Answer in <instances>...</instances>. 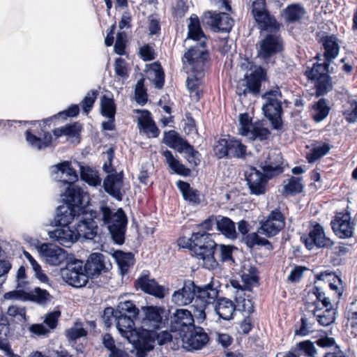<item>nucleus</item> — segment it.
<instances>
[{"instance_id": "nucleus-1", "label": "nucleus", "mask_w": 357, "mask_h": 357, "mask_svg": "<svg viewBox=\"0 0 357 357\" xmlns=\"http://www.w3.org/2000/svg\"><path fill=\"white\" fill-rule=\"evenodd\" d=\"M63 204L56 209L54 222L51 223H72L75 219L78 223H128V218L122 208L114 212L107 206H101L100 211L89 208V198L82 188H67L63 193Z\"/></svg>"}, {"instance_id": "nucleus-2", "label": "nucleus", "mask_w": 357, "mask_h": 357, "mask_svg": "<svg viewBox=\"0 0 357 357\" xmlns=\"http://www.w3.org/2000/svg\"><path fill=\"white\" fill-rule=\"evenodd\" d=\"M319 43L324 49V61L316 62L312 66H307L304 75L314 84V95L317 98L324 96L333 90V78L329 68L332 61L339 54L340 47L335 35L322 36Z\"/></svg>"}, {"instance_id": "nucleus-3", "label": "nucleus", "mask_w": 357, "mask_h": 357, "mask_svg": "<svg viewBox=\"0 0 357 357\" xmlns=\"http://www.w3.org/2000/svg\"><path fill=\"white\" fill-rule=\"evenodd\" d=\"M79 113V107L77 105H71L67 109L59 112L50 117L40 121H25V124L32 126L38 125V128L27 129L24 132L25 139L27 144L33 149L37 151L45 150L48 148L55 147L53 137L49 132L47 126L50 127L53 120L56 119H66L68 117H75Z\"/></svg>"}, {"instance_id": "nucleus-4", "label": "nucleus", "mask_w": 357, "mask_h": 357, "mask_svg": "<svg viewBox=\"0 0 357 357\" xmlns=\"http://www.w3.org/2000/svg\"><path fill=\"white\" fill-rule=\"evenodd\" d=\"M282 163V157L280 153L275 162L271 161V158L268 157L264 164L261 163L260 167L263 172L250 166L245 172V181L250 194L264 195L267 190L268 181L284 172V168Z\"/></svg>"}, {"instance_id": "nucleus-5", "label": "nucleus", "mask_w": 357, "mask_h": 357, "mask_svg": "<svg viewBox=\"0 0 357 357\" xmlns=\"http://www.w3.org/2000/svg\"><path fill=\"white\" fill-rule=\"evenodd\" d=\"M182 62L190 67L193 74L204 75L211 66L210 52L206 49V43L202 42L190 47L184 53Z\"/></svg>"}, {"instance_id": "nucleus-6", "label": "nucleus", "mask_w": 357, "mask_h": 357, "mask_svg": "<svg viewBox=\"0 0 357 357\" xmlns=\"http://www.w3.org/2000/svg\"><path fill=\"white\" fill-rule=\"evenodd\" d=\"M142 310L144 314L142 324L143 327L148 328L142 330L145 340L144 349L151 351L153 348L154 343L152 331L160 328L162 325L163 317H165V310L164 308L157 306H146L143 307Z\"/></svg>"}, {"instance_id": "nucleus-7", "label": "nucleus", "mask_w": 357, "mask_h": 357, "mask_svg": "<svg viewBox=\"0 0 357 357\" xmlns=\"http://www.w3.org/2000/svg\"><path fill=\"white\" fill-rule=\"evenodd\" d=\"M268 80L267 70L261 66H255L250 74L246 73L236 86V93L246 97L248 94L258 96L261 93L262 83Z\"/></svg>"}, {"instance_id": "nucleus-8", "label": "nucleus", "mask_w": 357, "mask_h": 357, "mask_svg": "<svg viewBox=\"0 0 357 357\" xmlns=\"http://www.w3.org/2000/svg\"><path fill=\"white\" fill-rule=\"evenodd\" d=\"M251 14L261 29L267 32H280L282 24L269 11L266 0H254Z\"/></svg>"}, {"instance_id": "nucleus-9", "label": "nucleus", "mask_w": 357, "mask_h": 357, "mask_svg": "<svg viewBox=\"0 0 357 357\" xmlns=\"http://www.w3.org/2000/svg\"><path fill=\"white\" fill-rule=\"evenodd\" d=\"M213 152L218 159L231 157L243 159L247 155V146L241 139L228 135L227 138H220L216 141Z\"/></svg>"}, {"instance_id": "nucleus-10", "label": "nucleus", "mask_w": 357, "mask_h": 357, "mask_svg": "<svg viewBox=\"0 0 357 357\" xmlns=\"http://www.w3.org/2000/svg\"><path fill=\"white\" fill-rule=\"evenodd\" d=\"M281 96L282 93L278 89L269 90L263 96L266 98V102L262 107L264 116L270 121L273 128L278 130H282L283 125L282 102L278 100V97Z\"/></svg>"}, {"instance_id": "nucleus-11", "label": "nucleus", "mask_w": 357, "mask_h": 357, "mask_svg": "<svg viewBox=\"0 0 357 357\" xmlns=\"http://www.w3.org/2000/svg\"><path fill=\"white\" fill-rule=\"evenodd\" d=\"M201 21L205 29L215 33H229L234 22L229 13L218 10L204 11L201 15Z\"/></svg>"}, {"instance_id": "nucleus-12", "label": "nucleus", "mask_w": 357, "mask_h": 357, "mask_svg": "<svg viewBox=\"0 0 357 357\" xmlns=\"http://www.w3.org/2000/svg\"><path fill=\"white\" fill-rule=\"evenodd\" d=\"M116 320V328L119 333L126 338L130 343L137 345L144 349L145 340L142 331L139 333L135 328V319L137 317H129L127 314H115Z\"/></svg>"}, {"instance_id": "nucleus-13", "label": "nucleus", "mask_w": 357, "mask_h": 357, "mask_svg": "<svg viewBox=\"0 0 357 357\" xmlns=\"http://www.w3.org/2000/svg\"><path fill=\"white\" fill-rule=\"evenodd\" d=\"M61 274L63 280L77 288L85 286L88 282L87 275L83 271V261L78 259L68 261Z\"/></svg>"}, {"instance_id": "nucleus-14", "label": "nucleus", "mask_w": 357, "mask_h": 357, "mask_svg": "<svg viewBox=\"0 0 357 357\" xmlns=\"http://www.w3.org/2000/svg\"><path fill=\"white\" fill-rule=\"evenodd\" d=\"M183 347L189 351L200 350L209 342V336L200 326H194L181 336Z\"/></svg>"}, {"instance_id": "nucleus-15", "label": "nucleus", "mask_w": 357, "mask_h": 357, "mask_svg": "<svg viewBox=\"0 0 357 357\" xmlns=\"http://www.w3.org/2000/svg\"><path fill=\"white\" fill-rule=\"evenodd\" d=\"M278 32H269L260 42L259 55L264 59L280 53L284 50L283 40Z\"/></svg>"}, {"instance_id": "nucleus-16", "label": "nucleus", "mask_w": 357, "mask_h": 357, "mask_svg": "<svg viewBox=\"0 0 357 357\" xmlns=\"http://www.w3.org/2000/svg\"><path fill=\"white\" fill-rule=\"evenodd\" d=\"M194 323L192 312L187 309H177L170 317L171 331L178 332L180 336L195 326Z\"/></svg>"}, {"instance_id": "nucleus-17", "label": "nucleus", "mask_w": 357, "mask_h": 357, "mask_svg": "<svg viewBox=\"0 0 357 357\" xmlns=\"http://www.w3.org/2000/svg\"><path fill=\"white\" fill-rule=\"evenodd\" d=\"M57 227L52 231H48L50 238L64 247H70L77 240L76 227L73 229L70 225H55Z\"/></svg>"}, {"instance_id": "nucleus-18", "label": "nucleus", "mask_w": 357, "mask_h": 357, "mask_svg": "<svg viewBox=\"0 0 357 357\" xmlns=\"http://www.w3.org/2000/svg\"><path fill=\"white\" fill-rule=\"evenodd\" d=\"M100 113L107 118V121L101 124L102 130H114L116 129L115 115L116 113V105L113 98L107 95L102 96L100 98Z\"/></svg>"}, {"instance_id": "nucleus-19", "label": "nucleus", "mask_w": 357, "mask_h": 357, "mask_svg": "<svg viewBox=\"0 0 357 357\" xmlns=\"http://www.w3.org/2000/svg\"><path fill=\"white\" fill-rule=\"evenodd\" d=\"M123 172L108 174L103 180L102 187L105 192L119 202L123 200Z\"/></svg>"}, {"instance_id": "nucleus-20", "label": "nucleus", "mask_w": 357, "mask_h": 357, "mask_svg": "<svg viewBox=\"0 0 357 357\" xmlns=\"http://www.w3.org/2000/svg\"><path fill=\"white\" fill-rule=\"evenodd\" d=\"M39 252L45 262L50 266H59L67 259L66 252L53 244H42L39 248Z\"/></svg>"}, {"instance_id": "nucleus-21", "label": "nucleus", "mask_w": 357, "mask_h": 357, "mask_svg": "<svg viewBox=\"0 0 357 357\" xmlns=\"http://www.w3.org/2000/svg\"><path fill=\"white\" fill-rule=\"evenodd\" d=\"M135 287L158 298H163L165 296V288L159 285L154 279L150 278L148 271H144L137 278L135 281Z\"/></svg>"}, {"instance_id": "nucleus-22", "label": "nucleus", "mask_w": 357, "mask_h": 357, "mask_svg": "<svg viewBox=\"0 0 357 357\" xmlns=\"http://www.w3.org/2000/svg\"><path fill=\"white\" fill-rule=\"evenodd\" d=\"M196 285L191 280H185L181 288L175 291L172 295V302L178 306H185L195 299Z\"/></svg>"}, {"instance_id": "nucleus-23", "label": "nucleus", "mask_w": 357, "mask_h": 357, "mask_svg": "<svg viewBox=\"0 0 357 357\" xmlns=\"http://www.w3.org/2000/svg\"><path fill=\"white\" fill-rule=\"evenodd\" d=\"M305 301L308 303L309 307H314L313 310L324 309L332 306L330 298L326 297L324 291L317 286L309 288Z\"/></svg>"}, {"instance_id": "nucleus-24", "label": "nucleus", "mask_w": 357, "mask_h": 357, "mask_svg": "<svg viewBox=\"0 0 357 357\" xmlns=\"http://www.w3.org/2000/svg\"><path fill=\"white\" fill-rule=\"evenodd\" d=\"M304 6L299 3H293L287 6L281 13L280 15L287 24L301 22L306 14Z\"/></svg>"}, {"instance_id": "nucleus-25", "label": "nucleus", "mask_w": 357, "mask_h": 357, "mask_svg": "<svg viewBox=\"0 0 357 357\" xmlns=\"http://www.w3.org/2000/svg\"><path fill=\"white\" fill-rule=\"evenodd\" d=\"M104 255L101 253H92L89 257L84 266L83 265V271L89 278H93L98 275L105 268Z\"/></svg>"}, {"instance_id": "nucleus-26", "label": "nucleus", "mask_w": 357, "mask_h": 357, "mask_svg": "<svg viewBox=\"0 0 357 357\" xmlns=\"http://www.w3.org/2000/svg\"><path fill=\"white\" fill-rule=\"evenodd\" d=\"M208 244L201 248H196L194 252L197 258L202 259L203 265L208 269L214 268L215 267V260L214 259V253L215 249V242L214 240H209Z\"/></svg>"}, {"instance_id": "nucleus-27", "label": "nucleus", "mask_w": 357, "mask_h": 357, "mask_svg": "<svg viewBox=\"0 0 357 357\" xmlns=\"http://www.w3.org/2000/svg\"><path fill=\"white\" fill-rule=\"evenodd\" d=\"M141 112L142 116L138 120L139 128L143 130L149 137H158L160 131L152 119L151 113L147 109L142 110Z\"/></svg>"}, {"instance_id": "nucleus-28", "label": "nucleus", "mask_w": 357, "mask_h": 357, "mask_svg": "<svg viewBox=\"0 0 357 357\" xmlns=\"http://www.w3.org/2000/svg\"><path fill=\"white\" fill-rule=\"evenodd\" d=\"M161 154L165 157V162L173 173L184 177L191 175V169L184 165L178 159L176 158L171 151L166 149Z\"/></svg>"}, {"instance_id": "nucleus-29", "label": "nucleus", "mask_w": 357, "mask_h": 357, "mask_svg": "<svg viewBox=\"0 0 357 357\" xmlns=\"http://www.w3.org/2000/svg\"><path fill=\"white\" fill-rule=\"evenodd\" d=\"M82 130V126L79 121L72 123H68L64 126L54 128L52 130L53 135L56 138L65 135L69 138H75L77 142L79 143L81 140V132Z\"/></svg>"}, {"instance_id": "nucleus-30", "label": "nucleus", "mask_w": 357, "mask_h": 357, "mask_svg": "<svg viewBox=\"0 0 357 357\" xmlns=\"http://www.w3.org/2000/svg\"><path fill=\"white\" fill-rule=\"evenodd\" d=\"M214 309L220 318L228 321L234 318L236 305L229 298H221L217 301Z\"/></svg>"}, {"instance_id": "nucleus-31", "label": "nucleus", "mask_w": 357, "mask_h": 357, "mask_svg": "<svg viewBox=\"0 0 357 357\" xmlns=\"http://www.w3.org/2000/svg\"><path fill=\"white\" fill-rule=\"evenodd\" d=\"M176 184L184 200L195 206L201 204V193L198 190L193 189L189 183L181 180L176 181Z\"/></svg>"}, {"instance_id": "nucleus-32", "label": "nucleus", "mask_w": 357, "mask_h": 357, "mask_svg": "<svg viewBox=\"0 0 357 357\" xmlns=\"http://www.w3.org/2000/svg\"><path fill=\"white\" fill-rule=\"evenodd\" d=\"M283 183L281 193L284 197L295 196L302 193L304 190L302 177L291 176L289 179L284 180Z\"/></svg>"}, {"instance_id": "nucleus-33", "label": "nucleus", "mask_w": 357, "mask_h": 357, "mask_svg": "<svg viewBox=\"0 0 357 357\" xmlns=\"http://www.w3.org/2000/svg\"><path fill=\"white\" fill-rule=\"evenodd\" d=\"M76 233L78 237L93 240L94 243H100L102 241V234L98 232L97 225H77Z\"/></svg>"}, {"instance_id": "nucleus-34", "label": "nucleus", "mask_w": 357, "mask_h": 357, "mask_svg": "<svg viewBox=\"0 0 357 357\" xmlns=\"http://www.w3.org/2000/svg\"><path fill=\"white\" fill-rule=\"evenodd\" d=\"M162 142L169 148L176 149L179 153L183 151V148L188 143L174 130L164 132Z\"/></svg>"}, {"instance_id": "nucleus-35", "label": "nucleus", "mask_w": 357, "mask_h": 357, "mask_svg": "<svg viewBox=\"0 0 357 357\" xmlns=\"http://www.w3.org/2000/svg\"><path fill=\"white\" fill-rule=\"evenodd\" d=\"M218 296V291L213 284H207L202 287L196 286L195 298L199 299L206 305L213 304Z\"/></svg>"}, {"instance_id": "nucleus-36", "label": "nucleus", "mask_w": 357, "mask_h": 357, "mask_svg": "<svg viewBox=\"0 0 357 357\" xmlns=\"http://www.w3.org/2000/svg\"><path fill=\"white\" fill-rule=\"evenodd\" d=\"M328 102V100L321 98L312 105V119L314 122L319 123L328 116L331 110Z\"/></svg>"}, {"instance_id": "nucleus-37", "label": "nucleus", "mask_w": 357, "mask_h": 357, "mask_svg": "<svg viewBox=\"0 0 357 357\" xmlns=\"http://www.w3.org/2000/svg\"><path fill=\"white\" fill-rule=\"evenodd\" d=\"M189 24L188 25V38L195 41H199L203 38H206V35L201 26V19L195 14H192L189 18Z\"/></svg>"}, {"instance_id": "nucleus-38", "label": "nucleus", "mask_w": 357, "mask_h": 357, "mask_svg": "<svg viewBox=\"0 0 357 357\" xmlns=\"http://www.w3.org/2000/svg\"><path fill=\"white\" fill-rule=\"evenodd\" d=\"M148 73L153 77L152 82L155 87L158 89H162L165 82V74L160 63L155 61L149 64Z\"/></svg>"}, {"instance_id": "nucleus-39", "label": "nucleus", "mask_w": 357, "mask_h": 357, "mask_svg": "<svg viewBox=\"0 0 357 357\" xmlns=\"http://www.w3.org/2000/svg\"><path fill=\"white\" fill-rule=\"evenodd\" d=\"M194 75L193 77H188L186 86L190 92V97L196 102L199 101L204 95V91L200 88L202 78L204 75Z\"/></svg>"}, {"instance_id": "nucleus-40", "label": "nucleus", "mask_w": 357, "mask_h": 357, "mask_svg": "<svg viewBox=\"0 0 357 357\" xmlns=\"http://www.w3.org/2000/svg\"><path fill=\"white\" fill-rule=\"evenodd\" d=\"M234 250H236V248H235L233 245L216 243L215 249L214 251V259L215 260V266L218 264V261L234 262V260L232 257V253Z\"/></svg>"}, {"instance_id": "nucleus-41", "label": "nucleus", "mask_w": 357, "mask_h": 357, "mask_svg": "<svg viewBox=\"0 0 357 357\" xmlns=\"http://www.w3.org/2000/svg\"><path fill=\"white\" fill-rule=\"evenodd\" d=\"M314 316L318 323L324 326H327L335 321V310L333 306L325 307V310L317 309L312 310Z\"/></svg>"}, {"instance_id": "nucleus-42", "label": "nucleus", "mask_w": 357, "mask_h": 357, "mask_svg": "<svg viewBox=\"0 0 357 357\" xmlns=\"http://www.w3.org/2000/svg\"><path fill=\"white\" fill-rule=\"evenodd\" d=\"M236 310L242 311L250 314L254 310V305L250 295H246L244 290L238 291L235 295Z\"/></svg>"}, {"instance_id": "nucleus-43", "label": "nucleus", "mask_w": 357, "mask_h": 357, "mask_svg": "<svg viewBox=\"0 0 357 357\" xmlns=\"http://www.w3.org/2000/svg\"><path fill=\"white\" fill-rule=\"evenodd\" d=\"M208 305L203 301H200L199 299L195 298L192 301V304L190 305V310L195 321L199 324H202L204 322L206 319V309Z\"/></svg>"}, {"instance_id": "nucleus-44", "label": "nucleus", "mask_w": 357, "mask_h": 357, "mask_svg": "<svg viewBox=\"0 0 357 357\" xmlns=\"http://www.w3.org/2000/svg\"><path fill=\"white\" fill-rule=\"evenodd\" d=\"M258 231L257 232H252L247 234L243 237L247 246L250 248H252L255 246H264L268 250H272L273 246L271 243L266 238L261 236Z\"/></svg>"}, {"instance_id": "nucleus-45", "label": "nucleus", "mask_w": 357, "mask_h": 357, "mask_svg": "<svg viewBox=\"0 0 357 357\" xmlns=\"http://www.w3.org/2000/svg\"><path fill=\"white\" fill-rule=\"evenodd\" d=\"M209 240H213L210 234L204 231H194L189 239V247L195 252L196 248H199V245L202 248L208 245Z\"/></svg>"}, {"instance_id": "nucleus-46", "label": "nucleus", "mask_w": 357, "mask_h": 357, "mask_svg": "<svg viewBox=\"0 0 357 357\" xmlns=\"http://www.w3.org/2000/svg\"><path fill=\"white\" fill-rule=\"evenodd\" d=\"M332 146L328 143H322L321 146L313 147L306 155L309 163H313L326 155L331 149Z\"/></svg>"}, {"instance_id": "nucleus-47", "label": "nucleus", "mask_w": 357, "mask_h": 357, "mask_svg": "<svg viewBox=\"0 0 357 357\" xmlns=\"http://www.w3.org/2000/svg\"><path fill=\"white\" fill-rule=\"evenodd\" d=\"M111 238L114 243L121 245L125 241L126 225H107Z\"/></svg>"}, {"instance_id": "nucleus-48", "label": "nucleus", "mask_w": 357, "mask_h": 357, "mask_svg": "<svg viewBox=\"0 0 357 357\" xmlns=\"http://www.w3.org/2000/svg\"><path fill=\"white\" fill-rule=\"evenodd\" d=\"M50 299L51 296L48 291L39 287H36L32 291L27 292L26 301L44 305L50 301Z\"/></svg>"}, {"instance_id": "nucleus-49", "label": "nucleus", "mask_w": 357, "mask_h": 357, "mask_svg": "<svg viewBox=\"0 0 357 357\" xmlns=\"http://www.w3.org/2000/svg\"><path fill=\"white\" fill-rule=\"evenodd\" d=\"M116 259L122 275L127 273L128 269L134 263L133 255L130 252L125 253L120 252L116 254Z\"/></svg>"}, {"instance_id": "nucleus-50", "label": "nucleus", "mask_w": 357, "mask_h": 357, "mask_svg": "<svg viewBox=\"0 0 357 357\" xmlns=\"http://www.w3.org/2000/svg\"><path fill=\"white\" fill-rule=\"evenodd\" d=\"M311 232L315 241L316 247L324 248L331 245V240L326 237L324 229L320 225H314Z\"/></svg>"}, {"instance_id": "nucleus-51", "label": "nucleus", "mask_w": 357, "mask_h": 357, "mask_svg": "<svg viewBox=\"0 0 357 357\" xmlns=\"http://www.w3.org/2000/svg\"><path fill=\"white\" fill-rule=\"evenodd\" d=\"M271 134L268 128L255 124L250 131L249 139L252 141L259 140L263 142L269 139Z\"/></svg>"}, {"instance_id": "nucleus-52", "label": "nucleus", "mask_w": 357, "mask_h": 357, "mask_svg": "<svg viewBox=\"0 0 357 357\" xmlns=\"http://www.w3.org/2000/svg\"><path fill=\"white\" fill-rule=\"evenodd\" d=\"M139 312V309L132 301H126L119 303L115 314H127L129 317H137Z\"/></svg>"}, {"instance_id": "nucleus-53", "label": "nucleus", "mask_w": 357, "mask_h": 357, "mask_svg": "<svg viewBox=\"0 0 357 357\" xmlns=\"http://www.w3.org/2000/svg\"><path fill=\"white\" fill-rule=\"evenodd\" d=\"M188 9L186 1L177 0L171 8V15L175 21H178L185 15Z\"/></svg>"}, {"instance_id": "nucleus-54", "label": "nucleus", "mask_w": 357, "mask_h": 357, "mask_svg": "<svg viewBox=\"0 0 357 357\" xmlns=\"http://www.w3.org/2000/svg\"><path fill=\"white\" fill-rule=\"evenodd\" d=\"M98 96V91L90 90L80 102L82 111L85 114H89L91 111Z\"/></svg>"}, {"instance_id": "nucleus-55", "label": "nucleus", "mask_w": 357, "mask_h": 357, "mask_svg": "<svg viewBox=\"0 0 357 357\" xmlns=\"http://www.w3.org/2000/svg\"><path fill=\"white\" fill-rule=\"evenodd\" d=\"M347 318L351 329V333L357 336V301L351 303L347 310Z\"/></svg>"}, {"instance_id": "nucleus-56", "label": "nucleus", "mask_w": 357, "mask_h": 357, "mask_svg": "<svg viewBox=\"0 0 357 357\" xmlns=\"http://www.w3.org/2000/svg\"><path fill=\"white\" fill-rule=\"evenodd\" d=\"M332 229L340 238H350L354 234V225H331Z\"/></svg>"}, {"instance_id": "nucleus-57", "label": "nucleus", "mask_w": 357, "mask_h": 357, "mask_svg": "<svg viewBox=\"0 0 357 357\" xmlns=\"http://www.w3.org/2000/svg\"><path fill=\"white\" fill-rule=\"evenodd\" d=\"M86 335L87 332L80 322L75 323L73 327L66 331V337L70 340H76Z\"/></svg>"}, {"instance_id": "nucleus-58", "label": "nucleus", "mask_w": 357, "mask_h": 357, "mask_svg": "<svg viewBox=\"0 0 357 357\" xmlns=\"http://www.w3.org/2000/svg\"><path fill=\"white\" fill-rule=\"evenodd\" d=\"M350 108L345 109L342 112V115L349 123L357 122V100L351 99L348 100Z\"/></svg>"}, {"instance_id": "nucleus-59", "label": "nucleus", "mask_w": 357, "mask_h": 357, "mask_svg": "<svg viewBox=\"0 0 357 357\" xmlns=\"http://www.w3.org/2000/svg\"><path fill=\"white\" fill-rule=\"evenodd\" d=\"M115 75L118 77L127 79L129 76L128 64L126 60L121 57H118L114 61Z\"/></svg>"}, {"instance_id": "nucleus-60", "label": "nucleus", "mask_w": 357, "mask_h": 357, "mask_svg": "<svg viewBox=\"0 0 357 357\" xmlns=\"http://www.w3.org/2000/svg\"><path fill=\"white\" fill-rule=\"evenodd\" d=\"M24 256L29 261L36 277L42 282H46L48 280L47 276L42 271L40 266L34 259V258L28 252H24Z\"/></svg>"}, {"instance_id": "nucleus-61", "label": "nucleus", "mask_w": 357, "mask_h": 357, "mask_svg": "<svg viewBox=\"0 0 357 357\" xmlns=\"http://www.w3.org/2000/svg\"><path fill=\"white\" fill-rule=\"evenodd\" d=\"M126 33L124 31L118 32L114 47V52L120 56L125 55L126 53Z\"/></svg>"}, {"instance_id": "nucleus-62", "label": "nucleus", "mask_w": 357, "mask_h": 357, "mask_svg": "<svg viewBox=\"0 0 357 357\" xmlns=\"http://www.w3.org/2000/svg\"><path fill=\"white\" fill-rule=\"evenodd\" d=\"M283 225H261L258 229L260 234L267 238H271L277 235L283 229Z\"/></svg>"}, {"instance_id": "nucleus-63", "label": "nucleus", "mask_w": 357, "mask_h": 357, "mask_svg": "<svg viewBox=\"0 0 357 357\" xmlns=\"http://www.w3.org/2000/svg\"><path fill=\"white\" fill-rule=\"evenodd\" d=\"M239 133L242 136H248L250 130V127L252 125V119L250 117L249 114L247 112L240 114L239 115Z\"/></svg>"}, {"instance_id": "nucleus-64", "label": "nucleus", "mask_w": 357, "mask_h": 357, "mask_svg": "<svg viewBox=\"0 0 357 357\" xmlns=\"http://www.w3.org/2000/svg\"><path fill=\"white\" fill-rule=\"evenodd\" d=\"M183 151L188 155V161L195 167L198 166L200 163L201 154L197 151L192 145L188 143L183 148Z\"/></svg>"}]
</instances>
